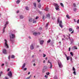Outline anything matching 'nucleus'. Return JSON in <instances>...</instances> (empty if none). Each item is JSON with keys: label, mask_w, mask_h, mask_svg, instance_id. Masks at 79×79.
Listing matches in <instances>:
<instances>
[{"label": "nucleus", "mask_w": 79, "mask_h": 79, "mask_svg": "<svg viewBox=\"0 0 79 79\" xmlns=\"http://www.w3.org/2000/svg\"><path fill=\"white\" fill-rule=\"evenodd\" d=\"M59 23V26L60 27H61L62 28L63 27V25L62 24V21L61 20H60V21L59 20V19H57V24H58Z\"/></svg>", "instance_id": "obj_1"}, {"label": "nucleus", "mask_w": 79, "mask_h": 79, "mask_svg": "<svg viewBox=\"0 0 79 79\" xmlns=\"http://www.w3.org/2000/svg\"><path fill=\"white\" fill-rule=\"evenodd\" d=\"M5 41V42L4 43L5 47L7 48H9L8 45V42H7V40H4Z\"/></svg>", "instance_id": "obj_2"}, {"label": "nucleus", "mask_w": 79, "mask_h": 79, "mask_svg": "<svg viewBox=\"0 0 79 79\" xmlns=\"http://www.w3.org/2000/svg\"><path fill=\"white\" fill-rule=\"evenodd\" d=\"M54 5L55 7H56V8H55L56 10H58L59 9V6H58V4H56V3H54Z\"/></svg>", "instance_id": "obj_3"}, {"label": "nucleus", "mask_w": 79, "mask_h": 79, "mask_svg": "<svg viewBox=\"0 0 79 79\" xmlns=\"http://www.w3.org/2000/svg\"><path fill=\"white\" fill-rule=\"evenodd\" d=\"M69 38L70 41V42H71V44H73V42H74V40L73 39V38H70V37H69Z\"/></svg>", "instance_id": "obj_4"}, {"label": "nucleus", "mask_w": 79, "mask_h": 79, "mask_svg": "<svg viewBox=\"0 0 79 79\" xmlns=\"http://www.w3.org/2000/svg\"><path fill=\"white\" fill-rule=\"evenodd\" d=\"M10 41H11V39H14V38H15V35L14 34H11V36L10 35Z\"/></svg>", "instance_id": "obj_5"}, {"label": "nucleus", "mask_w": 79, "mask_h": 79, "mask_svg": "<svg viewBox=\"0 0 79 79\" xmlns=\"http://www.w3.org/2000/svg\"><path fill=\"white\" fill-rule=\"evenodd\" d=\"M58 63L59 67L60 68H62V67H63V65H62L61 62H59Z\"/></svg>", "instance_id": "obj_6"}, {"label": "nucleus", "mask_w": 79, "mask_h": 79, "mask_svg": "<svg viewBox=\"0 0 79 79\" xmlns=\"http://www.w3.org/2000/svg\"><path fill=\"white\" fill-rule=\"evenodd\" d=\"M69 32H71V31H72V32H71L70 34H73L74 33V30H73V28H70L69 29Z\"/></svg>", "instance_id": "obj_7"}, {"label": "nucleus", "mask_w": 79, "mask_h": 79, "mask_svg": "<svg viewBox=\"0 0 79 79\" xmlns=\"http://www.w3.org/2000/svg\"><path fill=\"white\" fill-rule=\"evenodd\" d=\"M7 75L10 77H11V76H12V73H11V72L10 71L8 73Z\"/></svg>", "instance_id": "obj_8"}, {"label": "nucleus", "mask_w": 79, "mask_h": 79, "mask_svg": "<svg viewBox=\"0 0 79 79\" xmlns=\"http://www.w3.org/2000/svg\"><path fill=\"white\" fill-rule=\"evenodd\" d=\"M2 52L3 53H4V54H7V52H6V49H3Z\"/></svg>", "instance_id": "obj_9"}, {"label": "nucleus", "mask_w": 79, "mask_h": 79, "mask_svg": "<svg viewBox=\"0 0 79 79\" xmlns=\"http://www.w3.org/2000/svg\"><path fill=\"white\" fill-rule=\"evenodd\" d=\"M34 35H37V34H38L39 35H40V33L38 32V33H36V32H34L33 33V34Z\"/></svg>", "instance_id": "obj_10"}, {"label": "nucleus", "mask_w": 79, "mask_h": 79, "mask_svg": "<svg viewBox=\"0 0 79 79\" xmlns=\"http://www.w3.org/2000/svg\"><path fill=\"white\" fill-rule=\"evenodd\" d=\"M30 49H31V50H33V49H34V46L32 44L30 46Z\"/></svg>", "instance_id": "obj_11"}, {"label": "nucleus", "mask_w": 79, "mask_h": 79, "mask_svg": "<svg viewBox=\"0 0 79 79\" xmlns=\"http://www.w3.org/2000/svg\"><path fill=\"white\" fill-rule=\"evenodd\" d=\"M5 27H4L3 29V33L5 32V28H6V26L4 25Z\"/></svg>", "instance_id": "obj_12"}, {"label": "nucleus", "mask_w": 79, "mask_h": 79, "mask_svg": "<svg viewBox=\"0 0 79 79\" xmlns=\"http://www.w3.org/2000/svg\"><path fill=\"white\" fill-rule=\"evenodd\" d=\"M44 41L41 40L40 41V44H41V45H42L44 44Z\"/></svg>", "instance_id": "obj_13"}, {"label": "nucleus", "mask_w": 79, "mask_h": 79, "mask_svg": "<svg viewBox=\"0 0 79 79\" xmlns=\"http://www.w3.org/2000/svg\"><path fill=\"white\" fill-rule=\"evenodd\" d=\"M73 50H75V49H77V47L76 46H74L72 48Z\"/></svg>", "instance_id": "obj_14"}, {"label": "nucleus", "mask_w": 79, "mask_h": 79, "mask_svg": "<svg viewBox=\"0 0 79 79\" xmlns=\"http://www.w3.org/2000/svg\"><path fill=\"white\" fill-rule=\"evenodd\" d=\"M29 22H32V19L30 18L29 19Z\"/></svg>", "instance_id": "obj_15"}, {"label": "nucleus", "mask_w": 79, "mask_h": 79, "mask_svg": "<svg viewBox=\"0 0 79 79\" xmlns=\"http://www.w3.org/2000/svg\"><path fill=\"white\" fill-rule=\"evenodd\" d=\"M25 9L28 11H29V7L27 6L25 7Z\"/></svg>", "instance_id": "obj_16"}, {"label": "nucleus", "mask_w": 79, "mask_h": 79, "mask_svg": "<svg viewBox=\"0 0 79 79\" xmlns=\"http://www.w3.org/2000/svg\"><path fill=\"white\" fill-rule=\"evenodd\" d=\"M66 16L67 17V18L68 19H70L71 18V17H69V15H66Z\"/></svg>", "instance_id": "obj_17"}, {"label": "nucleus", "mask_w": 79, "mask_h": 79, "mask_svg": "<svg viewBox=\"0 0 79 79\" xmlns=\"http://www.w3.org/2000/svg\"><path fill=\"white\" fill-rule=\"evenodd\" d=\"M46 16L47 17H48V18H49L50 19V15L49 14H47L46 15Z\"/></svg>", "instance_id": "obj_18"}, {"label": "nucleus", "mask_w": 79, "mask_h": 79, "mask_svg": "<svg viewBox=\"0 0 79 79\" xmlns=\"http://www.w3.org/2000/svg\"><path fill=\"white\" fill-rule=\"evenodd\" d=\"M20 19H23V18H24V16L22 15H20Z\"/></svg>", "instance_id": "obj_19"}, {"label": "nucleus", "mask_w": 79, "mask_h": 79, "mask_svg": "<svg viewBox=\"0 0 79 79\" xmlns=\"http://www.w3.org/2000/svg\"><path fill=\"white\" fill-rule=\"evenodd\" d=\"M25 65H26V64L24 63L22 66V68L23 69H24V67H25Z\"/></svg>", "instance_id": "obj_20"}, {"label": "nucleus", "mask_w": 79, "mask_h": 79, "mask_svg": "<svg viewBox=\"0 0 79 79\" xmlns=\"http://www.w3.org/2000/svg\"><path fill=\"white\" fill-rule=\"evenodd\" d=\"M33 5L35 8H36V3L35 2L33 3Z\"/></svg>", "instance_id": "obj_21"}, {"label": "nucleus", "mask_w": 79, "mask_h": 79, "mask_svg": "<svg viewBox=\"0 0 79 79\" xmlns=\"http://www.w3.org/2000/svg\"><path fill=\"white\" fill-rule=\"evenodd\" d=\"M38 7L39 8H40V7H41V4H40L38 5Z\"/></svg>", "instance_id": "obj_22"}, {"label": "nucleus", "mask_w": 79, "mask_h": 79, "mask_svg": "<svg viewBox=\"0 0 79 79\" xmlns=\"http://www.w3.org/2000/svg\"><path fill=\"white\" fill-rule=\"evenodd\" d=\"M31 76H32V75H30L29 77H27L26 79H30Z\"/></svg>", "instance_id": "obj_23"}, {"label": "nucleus", "mask_w": 79, "mask_h": 79, "mask_svg": "<svg viewBox=\"0 0 79 79\" xmlns=\"http://www.w3.org/2000/svg\"><path fill=\"white\" fill-rule=\"evenodd\" d=\"M67 58V60H69V59H70V56H67V57H66Z\"/></svg>", "instance_id": "obj_24"}, {"label": "nucleus", "mask_w": 79, "mask_h": 79, "mask_svg": "<svg viewBox=\"0 0 79 79\" xmlns=\"http://www.w3.org/2000/svg\"><path fill=\"white\" fill-rule=\"evenodd\" d=\"M60 5L61 6H62V7H64V5H63V4L62 3H60Z\"/></svg>", "instance_id": "obj_25"}, {"label": "nucleus", "mask_w": 79, "mask_h": 79, "mask_svg": "<svg viewBox=\"0 0 79 79\" xmlns=\"http://www.w3.org/2000/svg\"><path fill=\"white\" fill-rule=\"evenodd\" d=\"M19 2H20V1H19V0H17L16 2L17 4H18L19 3Z\"/></svg>", "instance_id": "obj_26"}, {"label": "nucleus", "mask_w": 79, "mask_h": 79, "mask_svg": "<svg viewBox=\"0 0 79 79\" xmlns=\"http://www.w3.org/2000/svg\"><path fill=\"white\" fill-rule=\"evenodd\" d=\"M9 24V22H8V21H7L6 23V24H5L4 25L6 26L7 24Z\"/></svg>", "instance_id": "obj_27"}, {"label": "nucleus", "mask_w": 79, "mask_h": 79, "mask_svg": "<svg viewBox=\"0 0 79 79\" xmlns=\"http://www.w3.org/2000/svg\"><path fill=\"white\" fill-rule=\"evenodd\" d=\"M47 68V66H44L43 69H46Z\"/></svg>", "instance_id": "obj_28"}, {"label": "nucleus", "mask_w": 79, "mask_h": 79, "mask_svg": "<svg viewBox=\"0 0 79 79\" xmlns=\"http://www.w3.org/2000/svg\"><path fill=\"white\" fill-rule=\"evenodd\" d=\"M52 63H51L50 66V69H52Z\"/></svg>", "instance_id": "obj_29"}, {"label": "nucleus", "mask_w": 79, "mask_h": 79, "mask_svg": "<svg viewBox=\"0 0 79 79\" xmlns=\"http://www.w3.org/2000/svg\"><path fill=\"white\" fill-rule=\"evenodd\" d=\"M42 71L43 73H45V69H43Z\"/></svg>", "instance_id": "obj_30"}, {"label": "nucleus", "mask_w": 79, "mask_h": 79, "mask_svg": "<svg viewBox=\"0 0 79 79\" xmlns=\"http://www.w3.org/2000/svg\"><path fill=\"white\" fill-rule=\"evenodd\" d=\"M48 7H47L45 9V11H48Z\"/></svg>", "instance_id": "obj_31"}, {"label": "nucleus", "mask_w": 79, "mask_h": 79, "mask_svg": "<svg viewBox=\"0 0 79 79\" xmlns=\"http://www.w3.org/2000/svg\"><path fill=\"white\" fill-rule=\"evenodd\" d=\"M36 23V20H35V19H34L33 20V23Z\"/></svg>", "instance_id": "obj_32"}, {"label": "nucleus", "mask_w": 79, "mask_h": 79, "mask_svg": "<svg viewBox=\"0 0 79 79\" xmlns=\"http://www.w3.org/2000/svg\"><path fill=\"white\" fill-rule=\"evenodd\" d=\"M50 42H51V40H50V39H49L47 41V43H50Z\"/></svg>", "instance_id": "obj_33"}, {"label": "nucleus", "mask_w": 79, "mask_h": 79, "mask_svg": "<svg viewBox=\"0 0 79 79\" xmlns=\"http://www.w3.org/2000/svg\"><path fill=\"white\" fill-rule=\"evenodd\" d=\"M46 74L47 75H48H48L50 74V73L48 72H47L46 73Z\"/></svg>", "instance_id": "obj_34"}, {"label": "nucleus", "mask_w": 79, "mask_h": 79, "mask_svg": "<svg viewBox=\"0 0 79 79\" xmlns=\"http://www.w3.org/2000/svg\"><path fill=\"white\" fill-rule=\"evenodd\" d=\"M73 5L74 7H76V4L74 3Z\"/></svg>", "instance_id": "obj_35"}, {"label": "nucleus", "mask_w": 79, "mask_h": 79, "mask_svg": "<svg viewBox=\"0 0 79 79\" xmlns=\"http://www.w3.org/2000/svg\"><path fill=\"white\" fill-rule=\"evenodd\" d=\"M44 77H45V79H47V78H48V76L47 75H45Z\"/></svg>", "instance_id": "obj_36"}, {"label": "nucleus", "mask_w": 79, "mask_h": 79, "mask_svg": "<svg viewBox=\"0 0 79 79\" xmlns=\"http://www.w3.org/2000/svg\"><path fill=\"white\" fill-rule=\"evenodd\" d=\"M11 58H15V56L13 55L11 56Z\"/></svg>", "instance_id": "obj_37"}, {"label": "nucleus", "mask_w": 79, "mask_h": 79, "mask_svg": "<svg viewBox=\"0 0 79 79\" xmlns=\"http://www.w3.org/2000/svg\"><path fill=\"white\" fill-rule=\"evenodd\" d=\"M73 73H74V75H76V71H74L73 72Z\"/></svg>", "instance_id": "obj_38"}, {"label": "nucleus", "mask_w": 79, "mask_h": 79, "mask_svg": "<svg viewBox=\"0 0 79 79\" xmlns=\"http://www.w3.org/2000/svg\"><path fill=\"white\" fill-rule=\"evenodd\" d=\"M72 69L73 71H76V69H75V68L74 67H73Z\"/></svg>", "instance_id": "obj_39"}, {"label": "nucleus", "mask_w": 79, "mask_h": 79, "mask_svg": "<svg viewBox=\"0 0 79 79\" xmlns=\"http://www.w3.org/2000/svg\"><path fill=\"white\" fill-rule=\"evenodd\" d=\"M45 18V16L43 15V20H45V19H44Z\"/></svg>", "instance_id": "obj_40"}, {"label": "nucleus", "mask_w": 79, "mask_h": 79, "mask_svg": "<svg viewBox=\"0 0 79 79\" xmlns=\"http://www.w3.org/2000/svg\"><path fill=\"white\" fill-rule=\"evenodd\" d=\"M73 10H74V11H76V10H77V9L75 8L73 9Z\"/></svg>", "instance_id": "obj_41"}, {"label": "nucleus", "mask_w": 79, "mask_h": 79, "mask_svg": "<svg viewBox=\"0 0 79 79\" xmlns=\"http://www.w3.org/2000/svg\"><path fill=\"white\" fill-rule=\"evenodd\" d=\"M48 23L46 24V27H48Z\"/></svg>", "instance_id": "obj_42"}, {"label": "nucleus", "mask_w": 79, "mask_h": 79, "mask_svg": "<svg viewBox=\"0 0 79 79\" xmlns=\"http://www.w3.org/2000/svg\"><path fill=\"white\" fill-rule=\"evenodd\" d=\"M23 70L24 71H26V70H27V68H24Z\"/></svg>", "instance_id": "obj_43"}, {"label": "nucleus", "mask_w": 79, "mask_h": 79, "mask_svg": "<svg viewBox=\"0 0 79 79\" xmlns=\"http://www.w3.org/2000/svg\"><path fill=\"white\" fill-rule=\"evenodd\" d=\"M70 55H72V56H73V52H70Z\"/></svg>", "instance_id": "obj_44"}, {"label": "nucleus", "mask_w": 79, "mask_h": 79, "mask_svg": "<svg viewBox=\"0 0 79 79\" xmlns=\"http://www.w3.org/2000/svg\"><path fill=\"white\" fill-rule=\"evenodd\" d=\"M76 29H79V27L78 26H77V28H76Z\"/></svg>", "instance_id": "obj_45"}, {"label": "nucleus", "mask_w": 79, "mask_h": 79, "mask_svg": "<svg viewBox=\"0 0 79 79\" xmlns=\"http://www.w3.org/2000/svg\"><path fill=\"white\" fill-rule=\"evenodd\" d=\"M38 3L40 2V0H37Z\"/></svg>", "instance_id": "obj_46"}, {"label": "nucleus", "mask_w": 79, "mask_h": 79, "mask_svg": "<svg viewBox=\"0 0 79 79\" xmlns=\"http://www.w3.org/2000/svg\"><path fill=\"white\" fill-rule=\"evenodd\" d=\"M43 57H45V56H46V55H45V54H43Z\"/></svg>", "instance_id": "obj_47"}, {"label": "nucleus", "mask_w": 79, "mask_h": 79, "mask_svg": "<svg viewBox=\"0 0 79 79\" xmlns=\"http://www.w3.org/2000/svg\"><path fill=\"white\" fill-rule=\"evenodd\" d=\"M48 63H50V64H51V63H52L51 62H50V61H49V60H48Z\"/></svg>", "instance_id": "obj_48"}, {"label": "nucleus", "mask_w": 79, "mask_h": 79, "mask_svg": "<svg viewBox=\"0 0 79 79\" xmlns=\"http://www.w3.org/2000/svg\"><path fill=\"white\" fill-rule=\"evenodd\" d=\"M8 59H9V60H10V55L8 57Z\"/></svg>", "instance_id": "obj_49"}, {"label": "nucleus", "mask_w": 79, "mask_h": 79, "mask_svg": "<svg viewBox=\"0 0 79 79\" xmlns=\"http://www.w3.org/2000/svg\"><path fill=\"white\" fill-rule=\"evenodd\" d=\"M38 18H39L38 17H36L35 18V19H38Z\"/></svg>", "instance_id": "obj_50"}, {"label": "nucleus", "mask_w": 79, "mask_h": 79, "mask_svg": "<svg viewBox=\"0 0 79 79\" xmlns=\"http://www.w3.org/2000/svg\"><path fill=\"white\" fill-rule=\"evenodd\" d=\"M5 79H8V77H5Z\"/></svg>", "instance_id": "obj_51"}, {"label": "nucleus", "mask_w": 79, "mask_h": 79, "mask_svg": "<svg viewBox=\"0 0 79 79\" xmlns=\"http://www.w3.org/2000/svg\"><path fill=\"white\" fill-rule=\"evenodd\" d=\"M39 29H40V30H42V28L40 27L39 28Z\"/></svg>", "instance_id": "obj_52"}, {"label": "nucleus", "mask_w": 79, "mask_h": 79, "mask_svg": "<svg viewBox=\"0 0 79 79\" xmlns=\"http://www.w3.org/2000/svg\"><path fill=\"white\" fill-rule=\"evenodd\" d=\"M2 73H3V72H1L0 73V74H1L2 75Z\"/></svg>", "instance_id": "obj_53"}, {"label": "nucleus", "mask_w": 79, "mask_h": 79, "mask_svg": "<svg viewBox=\"0 0 79 79\" xmlns=\"http://www.w3.org/2000/svg\"><path fill=\"white\" fill-rule=\"evenodd\" d=\"M79 19L77 21V23L78 24H79Z\"/></svg>", "instance_id": "obj_54"}, {"label": "nucleus", "mask_w": 79, "mask_h": 79, "mask_svg": "<svg viewBox=\"0 0 79 79\" xmlns=\"http://www.w3.org/2000/svg\"><path fill=\"white\" fill-rule=\"evenodd\" d=\"M73 20H74V22H76V19H73Z\"/></svg>", "instance_id": "obj_55"}, {"label": "nucleus", "mask_w": 79, "mask_h": 79, "mask_svg": "<svg viewBox=\"0 0 79 79\" xmlns=\"http://www.w3.org/2000/svg\"><path fill=\"white\" fill-rule=\"evenodd\" d=\"M64 55H65V56H66V57H67V55L66 54H65V53H64Z\"/></svg>", "instance_id": "obj_56"}, {"label": "nucleus", "mask_w": 79, "mask_h": 79, "mask_svg": "<svg viewBox=\"0 0 79 79\" xmlns=\"http://www.w3.org/2000/svg\"><path fill=\"white\" fill-rule=\"evenodd\" d=\"M19 10H17V13H19Z\"/></svg>", "instance_id": "obj_57"}, {"label": "nucleus", "mask_w": 79, "mask_h": 79, "mask_svg": "<svg viewBox=\"0 0 79 79\" xmlns=\"http://www.w3.org/2000/svg\"><path fill=\"white\" fill-rule=\"evenodd\" d=\"M70 50H71V48H69V51H70Z\"/></svg>", "instance_id": "obj_58"}, {"label": "nucleus", "mask_w": 79, "mask_h": 79, "mask_svg": "<svg viewBox=\"0 0 79 79\" xmlns=\"http://www.w3.org/2000/svg\"><path fill=\"white\" fill-rule=\"evenodd\" d=\"M10 71V69H8L7 71Z\"/></svg>", "instance_id": "obj_59"}, {"label": "nucleus", "mask_w": 79, "mask_h": 79, "mask_svg": "<svg viewBox=\"0 0 79 79\" xmlns=\"http://www.w3.org/2000/svg\"><path fill=\"white\" fill-rule=\"evenodd\" d=\"M1 66H4V64H2Z\"/></svg>", "instance_id": "obj_60"}, {"label": "nucleus", "mask_w": 79, "mask_h": 79, "mask_svg": "<svg viewBox=\"0 0 79 79\" xmlns=\"http://www.w3.org/2000/svg\"><path fill=\"white\" fill-rule=\"evenodd\" d=\"M54 79H58V78H57V77H55Z\"/></svg>", "instance_id": "obj_61"}, {"label": "nucleus", "mask_w": 79, "mask_h": 79, "mask_svg": "<svg viewBox=\"0 0 79 79\" xmlns=\"http://www.w3.org/2000/svg\"><path fill=\"white\" fill-rule=\"evenodd\" d=\"M45 63V60H44V61H43V63Z\"/></svg>", "instance_id": "obj_62"}, {"label": "nucleus", "mask_w": 79, "mask_h": 79, "mask_svg": "<svg viewBox=\"0 0 79 79\" xmlns=\"http://www.w3.org/2000/svg\"><path fill=\"white\" fill-rule=\"evenodd\" d=\"M30 72H29L28 73V75H29V74H30Z\"/></svg>", "instance_id": "obj_63"}, {"label": "nucleus", "mask_w": 79, "mask_h": 79, "mask_svg": "<svg viewBox=\"0 0 79 79\" xmlns=\"http://www.w3.org/2000/svg\"><path fill=\"white\" fill-rule=\"evenodd\" d=\"M35 65H36V64L35 63L34 64H33L34 66H35Z\"/></svg>", "instance_id": "obj_64"}]
</instances>
